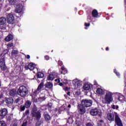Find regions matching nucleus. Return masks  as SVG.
Here are the masks:
<instances>
[{"label":"nucleus","mask_w":126,"mask_h":126,"mask_svg":"<svg viewBox=\"0 0 126 126\" xmlns=\"http://www.w3.org/2000/svg\"><path fill=\"white\" fill-rule=\"evenodd\" d=\"M1 1V0H0V2Z\"/></svg>","instance_id":"obj_63"},{"label":"nucleus","mask_w":126,"mask_h":126,"mask_svg":"<svg viewBox=\"0 0 126 126\" xmlns=\"http://www.w3.org/2000/svg\"><path fill=\"white\" fill-rule=\"evenodd\" d=\"M41 111H37V107H34L31 111V116L32 118H34L36 121H39L41 119Z\"/></svg>","instance_id":"obj_3"},{"label":"nucleus","mask_w":126,"mask_h":126,"mask_svg":"<svg viewBox=\"0 0 126 126\" xmlns=\"http://www.w3.org/2000/svg\"><path fill=\"white\" fill-rule=\"evenodd\" d=\"M115 74L117 76H120V73H119V72L115 73Z\"/></svg>","instance_id":"obj_48"},{"label":"nucleus","mask_w":126,"mask_h":126,"mask_svg":"<svg viewBox=\"0 0 126 126\" xmlns=\"http://www.w3.org/2000/svg\"><path fill=\"white\" fill-rule=\"evenodd\" d=\"M12 126H17V123H15L12 125Z\"/></svg>","instance_id":"obj_51"},{"label":"nucleus","mask_w":126,"mask_h":126,"mask_svg":"<svg viewBox=\"0 0 126 126\" xmlns=\"http://www.w3.org/2000/svg\"><path fill=\"white\" fill-rule=\"evenodd\" d=\"M105 50L106 51H108L109 50V47H107L106 48H105Z\"/></svg>","instance_id":"obj_58"},{"label":"nucleus","mask_w":126,"mask_h":126,"mask_svg":"<svg viewBox=\"0 0 126 126\" xmlns=\"http://www.w3.org/2000/svg\"><path fill=\"white\" fill-rule=\"evenodd\" d=\"M1 87V82L0 81V88Z\"/></svg>","instance_id":"obj_61"},{"label":"nucleus","mask_w":126,"mask_h":126,"mask_svg":"<svg viewBox=\"0 0 126 126\" xmlns=\"http://www.w3.org/2000/svg\"><path fill=\"white\" fill-rule=\"evenodd\" d=\"M93 101L91 99H83L81 101V104L82 107H84L85 108H88V107H91L92 106V103Z\"/></svg>","instance_id":"obj_5"},{"label":"nucleus","mask_w":126,"mask_h":126,"mask_svg":"<svg viewBox=\"0 0 126 126\" xmlns=\"http://www.w3.org/2000/svg\"><path fill=\"white\" fill-rule=\"evenodd\" d=\"M112 109H113L114 110H115V109H116V105H113L112 106Z\"/></svg>","instance_id":"obj_46"},{"label":"nucleus","mask_w":126,"mask_h":126,"mask_svg":"<svg viewBox=\"0 0 126 126\" xmlns=\"http://www.w3.org/2000/svg\"><path fill=\"white\" fill-rule=\"evenodd\" d=\"M65 89L66 91H68V88L66 87Z\"/></svg>","instance_id":"obj_59"},{"label":"nucleus","mask_w":126,"mask_h":126,"mask_svg":"<svg viewBox=\"0 0 126 126\" xmlns=\"http://www.w3.org/2000/svg\"><path fill=\"white\" fill-rule=\"evenodd\" d=\"M7 115V109L6 108H3L0 110V117L4 118Z\"/></svg>","instance_id":"obj_10"},{"label":"nucleus","mask_w":126,"mask_h":126,"mask_svg":"<svg viewBox=\"0 0 126 126\" xmlns=\"http://www.w3.org/2000/svg\"><path fill=\"white\" fill-rule=\"evenodd\" d=\"M23 7L22 4H18L17 5L16 8V12L17 13H20L22 11Z\"/></svg>","instance_id":"obj_14"},{"label":"nucleus","mask_w":126,"mask_h":126,"mask_svg":"<svg viewBox=\"0 0 126 126\" xmlns=\"http://www.w3.org/2000/svg\"><path fill=\"white\" fill-rule=\"evenodd\" d=\"M26 58H27V59L29 60V59H30V55H27Z\"/></svg>","instance_id":"obj_47"},{"label":"nucleus","mask_w":126,"mask_h":126,"mask_svg":"<svg viewBox=\"0 0 126 126\" xmlns=\"http://www.w3.org/2000/svg\"><path fill=\"white\" fill-rule=\"evenodd\" d=\"M45 60H47V61H48V60H49L50 58L48 56H45Z\"/></svg>","instance_id":"obj_45"},{"label":"nucleus","mask_w":126,"mask_h":126,"mask_svg":"<svg viewBox=\"0 0 126 126\" xmlns=\"http://www.w3.org/2000/svg\"><path fill=\"white\" fill-rule=\"evenodd\" d=\"M107 119L108 121H110L111 122H114V121H115V115L111 113H108Z\"/></svg>","instance_id":"obj_11"},{"label":"nucleus","mask_w":126,"mask_h":126,"mask_svg":"<svg viewBox=\"0 0 126 126\" xmlns=\"http://www.w3.org/2000/svg\"><path fill=\"white\" fill-rule=\"evenodd\" d=\"M114 73H116V72H118V71H117V69H114Z\"/></svg>","instance_id":"obj_53"},{"label":"nucleus","mask_w":126,"mask_h":126,"mask_svg":"<svg viewBox=\"0 0 126 126\" xmlns=\"http://www.w3.org/2000/svg\"><path fill=\"white\" fill-rule=\"evenodd\" d=\"M13 39V35L10 33L5 38L4 40L6 42H10Z\"/></svg>","instance_id":"obj_17"},{"label":"nucleus","mask_w":126,"mask_h":126,"mask_svg":"<svg viewBox=\"0 0 126 126\" xmlns=\"http://www.w3.org/2000/svg\"><path fill=\"white\" fill-rule=\"evenodd\" d=\"M55 78V76L53 74H50L47 77V80H53Z\"/></svg>","instance_id":"obj_28"},{"label":"nucleus","mask_w":126,"mask_h":126,"mask_svg":"<svg viewBox=\"0 0 126 126\" xmlns=\"http://www.w3.org/2000/svg\"><path fill=\"white\" fill-rule=\"evenodd\" d=\"M79 108V112L81 115H83L84 114H85V112H86V110H85V108L81 104L78 105Z\"/></svg>","instance_id":"obj_13"},{"label":"nucleus","mask_w":126,"mask_h":126,"mask_svg":"<svg viewBox=\"0 0 126 126\" xmlns=\"http://www.w3.org/2000/svg\"><path fill=\"white\" fill-rule=\"evenodd\" d=\"M7 21L8 24L11 25L12 28L15 27L18 24V21L14 19V15L13 14H9L7 16Z\"/></svg>","instance_id":"obj_1"},{"label":"nucleus","mask_w":126,"mask_h":126,"mask_svg":"<svg viewBox=\"0 0 126 126\" xmlns=\"http://www.w3.org/2000/svg\"><path fill=\"white\" fill-rule=\"evenodd\" d=\"M113 94L109 92L105 94L104 100L105 101V104H107L109 105L111 104V102H113Z\"/></svg>","instance_id":"obj_4"},{"label":"nucleus","mask_w":126,"mask_h":126,"mask_svg":"<svg viewBox=\"0 0 126 126\" xmlns=\"http://www.w3.org/2000/svg\"><path fill=\"white\" fill-rule=\"evenodd\" d=\"M67 95H68V96H70V92H67Z\"/></svg>","instance_id":"obj_50"},{"label":"nucleus","mask_w":126,"mask_h":126,"mask_svg":"<svg viewBox=\"0 0 126 126\" xmlns=\"http://www.w3.org/2000/svg\"><path fill=\"white\" fill-rule=\"evenodd\" d=\"M17 94L21 97H25L28 94V89L24 86H20L18 91Z\"/></svg>","instance_id":"obj_2"},{"label":"nucleus","mask_w":126,"mask_h":126,"mask_svg":"<svg viewBox=\"0 0 126 126\" xmlns=\"http://www.w3.org/2000/svg\"><path fill=\"white\" fill-rule=\"evenodd\" d=\"M38 91H40V90H38V89H37L34 92H33V94H37L38 93Z\"/></svg>","instance_id":"obj_43"},{"label":"nucleus","mask_w":126,"mask_h":126,"mask_svg":"<svg viewBox=\"0 0 126 126\" xmlns=\"http://www.w3.org/2000/svg\"><path fill=\"white\" fill-rule=\"evenodd\" d=\"M115 109H116V110H118V109H119V105H116V106L115 107Z\"/></svg>","instance_id":"obj_54"},{"label":"nucleus","mask_w":126,"mask_h":126,"mask_svg":"<svg viewBox=\"0 0 126 126\" xmlns=\"http://www.w3.org/2000/svg\"><path fill=\"white\" fill-rule=\"evenodd\" d=\"M85 26L86 27H89V26H90V23H85Z\"/></svg>","instance_id":"obj_40"},{"label":"nucleus","mask_w":126,"mask_h":126,"mask_svg":"<svg viewBox=\"0 0 126 126\" xmlns=\"http://www.w3.org/2000/svg\"><path fill=\"white\" fill-rule=\"evenodd\" d=\"M27 126V122H24L23 123L21 126Z\"/></svg>","instance_id":"obj_44"},{"label":"nucleus","mask_w":126,"mask_h":126,"mask_svg":"<svg viewBox=\"0 0 126 126\" xmlns=\"http://www.w3.org/2000/svg\"><path fill=\"white\" fill-rule=\"evenodd\" d=\"M99 123H104V121L102 120H99Z\"/></svg>","instance_id":"obj_57"},{"label":"nucleus","mask_w":126,"mask_h":126,"mask_svg":"<svg viewBox=\"0 0 126 126\" xmlns=\"http://www.w3.org/2000/svg\"><path fill=\"white\" fill-rule=\"evenodd\" d=\"M40 99L43 100V98H42V97H39V98H38V100H40Z\"/></svg>","instance_id":"obj_60"},{"label":"nucleus","mask_w":126,"mask_h":126,"mask_svg":"<svg viewBox=\"0 0 126 126\" xmlns=\"http://www.w3.org/2000/svg\"><path fill=\"white\" fill-rule=\"evenodd\" d=\"M97 126H102V124H101V123H98V124H97Z\"/></svg>","instance_id":"obj_55"},{"label":"nucleus","mask_w":126,"mask_h":126,"mask_svg":"<svg viewBox=\"0 0 126 126\" xmlns=\"http://www.w3.org/2000/svg\"><path fill=\"white\" fill-rule=\"evenodd\" d=\"M118 100H119V101H120V102H123V101L125 100V96L122 94L118 95Z\"/></svg>","instance_id":"obj_27"},{"label":"nucleus","mask_w":126,"mask_h":126,"mask_svg":"<svg viewBox=\"0 0 126 126\" xmlns=\"http://www.w3.org/2000/svg\"><path fill=\"white\" fill-rule=\"evenodd\" d=\"M5 122L4 121H0V126H5Z\"/></svg>","instance_id":"obj_36"},{"label":"nucleus","mask_w":126,"mask_h":126,"mask_svg":"<svg viewBox=\"0 0 126 126\" xmlns=\"http://www.w3.org/2000/svg\"><path fill=\"white\" fill-rule=\"evenodd\" d=\"M61 74H66V73H67V69L64 67V66H62L61 67Z\"/></svg>","instance_id":"obj_23"},{"label":"nucleus","mask_w":126,"mask_h":126,"mask_svg":"<svg viewBox=\"0 0 126 126\" xmlns=\"http://www.w3.org/2000/svg\"><path fill=\"white\" fill-rule=\"evenodd\" d=\"M55 82H58V83H60L61 82V80L60 79H56L55 80Z\"/></svg>","instance_id":"obj_41"},{"label":"nucleus","mask_w":126,"mask_h":126,"mask_svg":"<svg viewBox=\"0 0 126 126\" xmlns=\"http://www.w3.org/2000/svg\"><path fill=\"white\" fill-rule=\"evenodd\" d=\"M25 108H26L25 107V105H24V106L21 105L20 110H21V112H22L23 111H25Z\"/></svg>","instance_id":"obj_35"},{"label":"nucleus","mask_w":126,"mask_h":126,"mask_svg":"<svg viewBox=\"0 0 126 126\" xmlns=\"http://www.w3.org/2000/svg\"><path fill=\"white\" fill-rule=\"evenodd\" d=\"M6 24V18L4 17H2L0 18V26H3V25H5Z\"/></svg>","instance_id":"obj_15"},{"label":"nucleus","mask_w":126,"mask_h":126,"mask_svg":"<svg viewBox=\"0 0 126 126\" xmlns=\"http://www.w3.org/2000/svg\"><path fill=\"white\" fill-rule=\"evenodd\" d=\"M37 78H43L44 77V73L42 72H38L37 73Z\"/></svg>","instance_id":"obj_25"},{"label":"nucleus","mask_w":126,"mask_h":126,"mask_svg":"<svg viewBox=\"0 0 126 126\" xmlns=\"http://www.w3.org/2000/svg\"><path fill=\"white\" fill-rule=\"evenodd\" d=\"M29 114H30V111L29 110H27L25 112L23 113V116L24 117H25L26 116L29 115Z\"/></svg>","instance_id":"obj_33"},{"label":"nucleus","mask_w":126,"mask_h":126,"mask_svg":"<svg viewBox=\"0 0 126 126\" xmlns=\"http://www.w3.org/2000/svg\"><path fill=\"white\" fill-rule=\"evenodd\" d=\"M44 119L45 121H50L51 119H52V118L51 117L50 115L46 114H45L44 115Z\"/></svg>","instance_id":"obj_29"},{"label":"nucleus","mask_w":126,"mask_h":126,"mask_svg":"<svg viewBox=\"0 0 126 126\" xmlns=\"http://www.w3.org/2000/svg\"><path fill=\"white\" fill-rule=\"evenodd\" d=\"M0 67L1 70H3V71H4V70L6 69L4 58H2L0 60Z\"/></svg>","instance_id":"obj_8"},{"label":"nucleus","mask_w":126,"mask_h":126,"mask_svg":"<svg viewBox=\"0 0 126 126\" xmlns=\"http://www.w3.org/2000/svg\"><path fill=\"white\" fill-rule=\"evenodd\" d=\"M83 89L86 91H88L90 89V85L88 84H84Z\"/></svg>","instance_id":"obj_21"},{"label":"nucleus","mask_w":126,"mask_h":126,"mask_svg":"<svg viewBox=\"0 0 126 126\" xmlns=\"http://www.w3.org/2000/svg\"><path fill=\"white\" fill-rule=\"evenodd\" d=\"M31 104L32 103L30 100H27V101L25 103V107L27 108V109H28L30 108Z\"/></svg>","instance_id":"obj_22"},{"label":"nucleus","mask_w":126,"mask_h":126,"mask_svg":"<svg viewBox=\"0 0 126 126\" xmlns=\"http://www.w3.org/2000/svg\"><path fill=\"white\" fill-rule=\"evenodd\" d=\"M9 95L12 97H15L17 95V91L16 89H12L9 92Z\"/></svg>","instance_id":"obj_16"},{"label":"nucleus","mask_w":126,"mask_h":126,"mask_svg":"<svg viewBox=\"0 0 126 126\" xmlns=\"http://www.w3.org/2000/svg\"><path fill=\"white\" fill-rule=\"evenodd\" d=\"M58 63H59V65H60V66H62V65L63 64V62H62L61 61H59Z\"/></svg>","instance_id":"obj_42"},{"label":"nucleus","mask_w":126,"mask_h":126,"mask_svg":"<svg viewBox=\"0 0 126 126\" xmlns=\"http://www.w3.org/2000/svg\"><path fill=\"white\" fill-rule=\"evenodd\" d=\"M67 108H71V105L70 104H68Z\"/></svg>","instance_id":"obj_56"},{"label":"nucleus","mask_w":126,"mask_h":126,"mask_svg":"<svg viewBox=\"0 0 126 126\" xmlns=\"http://www.w3.org/2000/svg\"><path fill=\"white\" fill-rule=\"evenodd\" d=\"M35 67H36V64L33 63H31L28 65L25 66L26 69H30V70H34Z\"/></svg>","instance_id":"obj_9"},{"label":"nucleus","mask_w":126,"mask_h":126,"mask_svg":"<svg viewBox=\"0 0 126 126\" xmlns=\"http://www.w3.org/2000/svg\"><path fill=\"white\" fill-rule=\"evenodd\" d=\"M92 15L93 17L94 18H98V17H100V16H99V13H98V11L95 9L92 11Z\"/></svg>","instance_id":"obj_12"},{"label":"nucleus","mask_w":126,"mask_h":126,"mask_svg":"<svg viewBox=\"0 0 126 126\" xmlns=\"http://www.w3.org/2000/svg\"><path fill=\"white\" fill-rule=\"evenodd\" d=\"M115 124L118 126H124L123 125V122H122V120H121V118L119 117V115H118V113H115Z\"/></svg>","instance_id":"obj_7"},{"label":"nucleus","mask_w":126,"mask_h":126,"mask_svg":"<svg viewBox=\"0 0 126 126\" xmlns=\"http://www.w3.org/2000/svg\"><path fill=\"white\" fill-rule=\"evenodd\" d=\"M96 93L97 94H99V95H102V94H104V92L103 91V90L101 88H98L96 90Z\"/></svg>","instance_id":"obj_26"},{"label":"nucleus","mask_w":126,"mask_h":126,"mask_svg":"<svg viewBox=\"0 0 126 126\" xmlns=\"http://www.w3.org/2000/svg\"><path fill=\"white\" fill-rule=\"evenodd\" d=\"M100 113H101V112H100V110L97 108H92L90 111V115L93 117H96V116H98V115L99 117H101L102 115L100 114Z\"/></svg>","instance_id":"obj_6"},{"label":"nucleus","mask_w":126,"mask_h":126,"mask_svg":"<svg viewBox=\"0 0 126 126\" xmlns=\"http://www.w3.org/2000/svg\"><path fill=\"white\" fill-rule=\"evenodd\" d=\"M86 126H93V125H92V124L91 123H87L86 124Z\"/></svg>","instance_id":"obj_39"},{"label":"nucleus","mask_w":126,"mask_h":126,"mask_svg":"<svg viewBox=\"0 0 126 126\" xmlns=\"http://www.w3.org/2000/svg\"><path fill=\"white\" fill-rule=\"evenodd\" d=\"M6 30V28L3 26H0V30Z\"/></svg>","instance_id":"obj_38"},{"label":"nucleus","mask_w":126,"mask_h":126,"mask_svg":"<svg viewBox=\"0 0 126 126\" xmlns=\"http://www.w3.org/2000/svg\"><path fill=\"white\" fill-rule=\"evenodd\" d=\"M53 83L50 82H47L45 84V88H48V89H52L53 88Z\"/></svg>","instance_id":"obj_18"},{"label":"nucleus","mask_w":126,"mask_h":126,"mask_svg":"<svg viewBox=\"0 0 126 126\" xmlns=\"http://www.w3.org/2000/svg\"><path fill=\"white\" fill-rule=\"evenodd\" d=\"M8 48H11V47H13V43H11L7 44Z\"/></svg>","instance_id":"obj_37"},{"label":"nucleus","mask_w":126,"mask_h":126,"mask_svg":"<svg viewBox=\"0 0 126 126\" xmlns=\"http://www.w3.org/2000/svg\"><path fill=\"white\" fill-rule=\"evenodd\" d=\"M11 55L12 56H16V57L18 55V50H13L11 52Z\"/></svg>","instance_id":"obj_30"},{"label":"nucleus","mask_w":126,"mask_h":126,"mask_svg":"<svg viewBox=\"0 0 126 126\" xmlns=\"http://www.w3.org/2000/svg\"><path fill=\"white\" fill-rule=\"evenodd\" d=\"M73 94L75 97H77V96H79L81 94V92H80V90H76L73 93Z\"/></svg>","instance_id":"obj_19"},{"label":"nucleus","mask_w":126,"mask_h":126,"mask_svg":"<svg viewBox=\"0 0 126 126\" xmlns=\"http://www.w3.org/2000/svg\"><path fill=\"white\" fill-rule=\"evenodd\" d=\"M75 86L77 87H78V86H80V81H76L75 82Z\"/></svg>","instance_id":"obj_34"},{"label":"nucleus","mask_w":126,"mask_h":126,"mask_svg":"<svg viewBox=\"0 0 126 126\" xmlns=\"http://www.w3.org/2000/svg\"><path fill=\"white\" fill-rule=\"evenodd\" d=\"M13 115L12 114H9L6 116V122H10L11 121V119H12Z\"/></svg>","instance_id":"obj_24"},{"label":"nucleus","mask_w":126,"mask_h":126,"mask_svg":"<svg viewBox=\"0 0 126 126\" xmlns=\"http://www.w3.org/2000/svg\"><path fill=\"white\" fill-rule=\"evenodd\" d=\"M6 104H12L13 103V98L12 97L7 98L5 100Z\"/></svg>","instance_id":"obj_20"},{"label":"nucleus","mask_w":126,"mask_h":126,"mask_svg":"<svg viewBox=\"0 0 126 126\" xmlns=\"http://www.w3.org/2000/svg\"><path fill=\"white\" fill-rule=\"evenodd\" d=\"M44 88V83L41 82L39 84L37 87V90H41L42 88Z\"/></svg>","instance_id":"obj_31"},{"label":"nucleus","mask_w":126,"mask_h":126,"mask_svg":"<svg viewBox=\"0 0 126 126\" xmlns=\"http://www.w3.org/2000/svg\"><path fill=\"white\" fill-rule=\"evenodd\" d=\"M1 98V95H0V99Z\"/></svg>","instance_id":"obj_62"},{"label":"nucleus","mask_w":126,"mask_h":126,"mask_svg":"<svg viewBox=\"0 0 126 126\" xmlns=\"http://www.w3.org/2000/svg\"><path fill=\"white\" fill-rule=\"evenodd\" d=\"M9 3L12 5H14L15 4V2H16V0H8Z\"/></svg>","instance_id":"obj_32"},{"label":"nucleus","mask_w":126,"mask_h":126,"mask_svg":"<svg viewBox=\"0 0 126 126\" xmlns=\"http://www.w3.org/2000/svg\"><path fill=\"white\" fill-rule=\"evenodd\" d=\"M19 102V99L17 98V99L15 100V103H17Z\"/></svg>","instance_id":"obj_49"},{"label":"nucleus","mask_w":126,"mask_h":126,"mask_svg":"<svg viewBox=\"0 0 126 126\" xmlns=\"http://www.w3.org/2000/svg\"><path fill=\"white\" fill-rule=\"evenodd\" d=\"M59 85L60 86H63V83H59Z\"/></svg>","instance_id":"obj_52"}]
</instances>
